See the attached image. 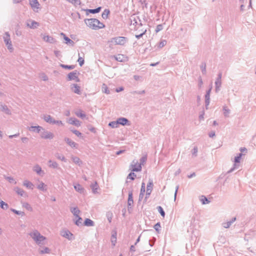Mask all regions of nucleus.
<instances>
[{"label":"nucleus","instance_id":"1","mask_svg":"<svg viewBox=\"0 0 256 256\" xmlns=\"http://www.w3.org/2000/svg\"><path fill=\"white\" fill-rule=\"evenodd\" d=\"M29 236L38 246H41L46 244V237L42 235L38 230H32L29 233Z\"/></svg>","mask_w":256,"mask_h":256},{"label":"nucleus","instance_id":"2","mask_svg":"<svg viewBox=\"0 0 256 256\" xmlns=\"http://www.w3.org/2000/svg\"><path fill=\"white\" fill-rule=\"evenodd\" d=\"M84 21L88 26L94 30H98L105 27L104 24L96 18H86Z\"/></svg>","mask_w":256,"mask_h":256},{"label":"nucleus","instance_id":"3","mask_svg":"<svg viewBox=\"0 0 256 256\" xmlns=\"http://www.w3.org/2000/svg\"><path fill=\"white\" fill-rule=\"evenodd\" d=\"M3 40L8 50L10 52H12L14 49L10 40V34L8 32H6L4 34V35L3 36Z\"/></svg>","mask_w":256,"mask_h":256},{"label":"nucleus","instance_id":"4","mask_svg":"<svg viewBox=\"0 0 256 256\" xmlns=\"http://www.w3.org/2000/svg\"><path fill=\"white\" fill-rule=\"evenodd\" d=\"M110 42L114 44L124 45L126 42V38L124 36H118L111 39Z\"/></svg>","mask_w":256,"mask_h":256},{"label":"nucleus","instance_id":"5","mask_svg":"<svg viewBox=\"0 0 256 256\" xmlns=\"http://www.w3.org/2000/svg\"><path fill=\"white\" fill-rule=\"evenodd\" d=\"M40 136L42 138L50 140L52 139L54 137V134L52 132L47 131L44 128V130H42Z\"/></svg>","mask_w":256,"mask_h":256},{"label":"nucleus","instance_id":"6","mask_svg":"<svg viewBox=\"0 0 256 256\" xmlns=\"http://www.w3.org/2000/svg\"><path fill=\"white\" fill-rule=\"evenodd\" d=\"M29 4L35 12H38V10L40 8V4L38 0H28Z\"/></svg>","mask_w":256,"mask_h":256},{"label":"nucleus","instance_id":"7","mask_svg":"<svg viewBox=\"0 0 256 256\" xmlns=\"http://www.w3.org/2000/svg\"><path fill=\"white\" fill-rule=\"evenodd\" d=\"M78 72L77 70H74L69 73L68 75V80H74L76 82H80V79L78 77Z\"/></svg>","mask_w":256,"mask_h":256},{"label":"nucleus","instance_id":"8","mask_svg":"<svg viewBox=\"0 0 256 256\" xmlns=\"http://www.w3.org/2000/svg\"><path fill=\"white\" fill-rule=\"evenodd\" d=\"M147 159L146 156H143L140 159V162L137 167L134 168L132 169L133 172H140L142 170V165L146 162Z\"/></svg>","mask_w":256,"mask_h":256},{"label":"nucleus","instance_id":"9","mask_svg":"<svg viewBox=\"0 0 256 256\" xmlns=\"http://www.w3.org/2000/svg\"><path fill=\"white\" fill-rule=\"evenodd\" d=\"M153 186L154 184L152 180H150L146 186V198H148L149 196H150L152 190Z\"/></svg>","mask_w":256,"mask_h":256},{"label":"nucleus","instance_id":"10","mask_svg":"<svg viewBox=\"0 0 256 256\" xmlns=\"http://www.w3.org/2000/svg\"><path fill=\"white\" fill-rule=\"evenodd\" d=\"M240 158H241L238 156L235 157L234 160V164L232 167L228 171V174L232 172L234 170L238 168L239 164H238V163L240 162Z\"/></svg>","mask_w":256,"mask_h":256},{"label":"nucleus","instance_id":"11","mask_svg":"<svg viewBox=\"0 0 256 256\" xmlns=\"http://www.w3.org/2000/svg\"><path fill=\"white\" fill-rule=\"evenodd\" d=\"M113 58L117 61L120 62H125L128 60V58L122 54H118L116 56H114Z\"/></svg>","mask_w":256,"mask_h":256},{"label":"nucleus","instance_id":"12","mask_svg":"<svg viewBox=\"0 0 256 256\" xmlns=\"http://www.w3.org/2000/svg\"><path fill=\"white\" fill-rule=\"evenodd\" d=\"M39 26L40 24L38 22L33 20H29L26 22V26L30 28H36Z\"/></svg>","mask_w":256,"mask_h":256},{"label":"nucleus","instance_id":"13","mask_svg":"<svg viewBox=\"0 0 256 256\" xmlns=\"http://www.w3.org/2000/svg\"><path fill=\"white\" fill-rule=\"evenodd\" d=\"M14 191L19 196L24 197H27V193L22 188L16 186L14 188Z\"/></svg>","mask_w":256,"mask_h":256},{"label":"nucleus","instance_id":"14","mask_svg":"<svg viewBox=\"0 0 256 256\" xmlns=\"http://www.w3.org/2000/svg\"><path fill=\"white\" fill-rule=\"evenodd\" d=\"M131 24L142 26L141 20L138 16H132L130 18Z\"/></svg>","mask_w":256,"mask_h":256},{"label":"nucleus","instance_id":"15","mask_svg":"<svg viewBox=\"0 0 256 256\" xmlns=\"http://www.w3.org/2000/svg\"><path fill=\"white\" fill-rule=\"evenodd\" d=\"M212 90V87H210L206 92L205 94V104L206 109H208V106L210 102V94Z\"/></svg>","mask_w":256,"mask_h":256},{"label":"nucleus","instance_id":"16","mask_svg":"<svg viewBox=\"0 0 256 256\" xmlns=\"http://www.w3.org/2000/svg\"><path fill=\"white\" fill-rule=\"evenodd\" d=\"M32 170L40 176H43L44 174V172L38 164L34 165L32 168Z\"/></svg>","mask_w":256,"mask_h":256},{"label":"nucleus","instance_id":"17","mask_svg":"<svg viewBox=\"0 0 256 256\" xmlns=\"http://www.w3.org/2000/svg\"><path fill=\"white\" fill-rule=\"evenodd\" d=\"M118 125L120 124L122 126H130V123L128 120L125 118H120L117 119Z\"/></svg>","mask_w":256,"mask_h":256},{"label":"nucleus","instance_id":"18","mask_svg":"<svg viewBox=\"0 0 256 256\" xmlns=\"http://www.w3.org/2000/svg\"><path fill=\"white\" fill-rule=\"evenodd\" d=\"M70 89L75 94H81L80 88L76 84H71Z\"/></svg>","mask_w":256,"mask_h":256},{"label":"nucleus","instance_id":"19","mask_svg":"<svg viewBox=\"0 0 256 256\" xmlns=\"http://www.w3.org/2000/svg\"><path fill=\"white\" fill-rule=\"evenodd\" d=\"M28 129L30 132H35L36 133H40V134L42 130H44V128L39 126H31L30 127H28Z\"/></svg>","mask_w":256,"mask_h":256},{"label":"nucleus","instance_id":"20","mask_svg":"<svg viewBox=\"0 0 256 256\" xmlns=\"http://www.w3.org/2000/svg\"><path fill=\"white\" fill-rule=\"evenodd\" d=\"M134 204V200H133V197H132V190H131L128 192V210H129L130 208H131V206L133 205Z\"/></svg>","mask_w":256,"mask_h":256},{"label":"nucleus","instance_id":"21","mask_svg":"<svg viewBox=\"0 0 256 256\" xmlns=\"http://www.w3.org/2000/svg\"><path fill=\"white\" fill-rule=\"evenodd\" d=\"M64 140L66 142V144L69 145L72 148H77L78 146V144L72 141L69 138H65Z\"/></svg>","mask_w":256,"mask_h":256},{"label":"nucleus","instance_id":"22","mask_svg":"<svg viewBox=\"0 0 256 256\" xmlns=\"http://www.w3.org/2000/svg\"><path fill=\"white\" fill-rule=\"evenodd\" d=\"M102 8L101 7H98L95 9H86V10H84L86 12V15L88 16L89 14V13L91 14H96L99 12L101 10Z\"/></svg>","mask_w":256,"mask_h":256},{"label":"nucleus","instance_id":"23","mask_svg":"<svg viewBox=\"0 0 256 256\" xmlns=\"http://www.w3.org/2000/svg\"><path fill=\"white\" fill-rule=\"evenodd\" d=\"M0 107L1 110L4 112L6 114L8 115H10L12 114L10 110L8 107L6 105L0 104Z\"/></svg>","mask_w":256,"mask_h":256},{"label":"nucleus","instance_id":"24","mask_svg":"<svg viewBox=\"0 0 256 256\" xmlns=\"http://www.w3.org/2000/svg\"><path fill=\"white\" fill-rule=\"evenodd\" d=\"M68 122L70 124L74 125L76 126H80V120L74 118H70L68 120Z\"/></svg>","mask_w":256,"mask_h":256},{"label":"nucleus","instance_id":"25","mask_svg":"<svg viewBox=\"0 0 256 256\" xmlns=\"http://www.w3.org/2000/svg\"><path fill=\"white\" fill-rule=\"evenodd\" d=\"M236 220V218L234 217V218H233L230 220L228 221V222H223L222 224V226L224 228H229L230 226Z\"/></svg>","mask_w":256,"mask_h":256},{"label":"nucleus","instance_id":"26","mask_svg":"<svg viewBox=\"0 0 256 256\" xmlns=\"http://www.w3.org/2000/svg\"><path fill=\"white\" fill-rule=\"evenodd\" d=\"M61 235L63 237L70 240H72L71 236H72V234L68 230H64L62 232Z\"/></svg>","mask_w":256,"mask_h":256},{"label":"nucleus","instance_id":"27","mask_svg":"<svg viewBox=\"0 0 256 256\" xmlns=\"http://www.w3.org/2000/svg\"><path fill=\"white\" fill-rule=\"evenodd\" d=\"M23 185L30 190H33L34 187L33 184L28 180H25L24 181Z\"/></svg>","mask_w":256,"mask_h":256},{"label":"nucleus","instance_id":"28","mask_svg":"<svg viewBox=\"0 0 256 256\" xmlns=\"http://www.w3.org/2000/svg\"><path fill=\"white\" fill-rule=\"evenodd\" d=\"M215 92L216 93L219 92L220 90V88L222 86V81L218 80H216L215 82Z\"/></svg>","mask_w":256,"mask_h":256},{"label":"nucleus","instance_id":"29","mask_svg":"<svg viewBox=\"0 0 256 256\" xmlns=\"http://www.w3.org/2000/svg\"><path fill=\"white\" fill-rule=\"evenodd\" d=\"M145 191V184L144 182H142V184L139 196V200H141L142 199Z\"/></svg>","mask_w":256,"mask_h":256},{"label":"nucleus","instance_id":"30","mask_svg":"<svg viewBox=\"0 0 256 256\" xmlns=\"http://www.w3.org/2000/svg\"><path fill=\"white\" fill-rule=\"evenodd\" d=\"M44 120L48 123L52 124L54 120L50 115L45 114L43 116Z\"/></svg>","mask_w":256,"mask_h":256},{"label":"nucleus","instance_id":"31","mask_svg":"<svg viewBox=\"0 0 256 256\" xmlns=\"http://www.w3.org/2000/svg\"><path fill=\"white\" fill-rule=\"evenodd\" d=\"M70 212L76 217H78L79 214L80 212V210L77 207L71 208Z\"/></svg>","mask_w":256,"mask_h":256},{"label":"nucleus","instance_id":"32","mask_svg":"<svg viewBox=\"0 0 256 256\" xmlns=\"http://www.w3.org/2000/svg\"><path fill=\"white\" fill-rule=\"evenodd\" d=\"M74 188L76 192H78L80 194L84 193V188L79 184H75L74 186Z\"/></svg>","mask_w":256,"mask_h":256},{"label":"nucleus","instance_id":"33","mask_svg":"<svg viewBox=\"0 0 256 256\" xmlns=\"http://www.w3.org/2000/svg\"><path fill=\"white\" fill-rule=\"evenodd\" d=\"M222 110L224 111V115L226 118L229 116L230 112V110L226 105L222 106Z\"/></svg>","mask_w":256,"mask_h":256},{"label":"nucleus","instance_id":"34","mask_svg":"<svg viewBox=\"0 0 256 256\" xmlns=\"http://www.w3.org/2000/svg\"><path fill=\"white\" fill-rule=\"evenodd\" d=\"M90 188L92 189V192L94 194H96L97 190L98 188V186L96 182H95L94 184L90 185Z\"/></svg>","mask_w":256,"mask_h":256},{"label":"nucleus","instance_id":"35","mask_svg":"<svg viewBox=\"0 0 256 256\" xmlns=\"http://www.w3.org/2000/svg\"><path fill=\"white\" fill-rule=\"evenodd\" d=\"M84 225L87 226H94V222L90 218H86L84 222Z\"/></svg>","mask_w":256,"mask_h":256},{"label":"nucleus","instance_id":"36","mask_svg":"<svg viewBox=\"0 0 256 256\" xmlns=\"http://www.w3.org/2000/svg\"><path fill=\"white\" fill-rule=\"evenodd\" d=\"M49 164V166L52 168H58V164L56 162L52 161V160H49L48 162Z\"/></svg>","mask_w":256,"mask_h":256},{"label":"nucleus","instance_id":"37","mask_svg":"<svg viewBox=\"0 0 256 256\" xmlns=\"http://www.w3.org/2000/svg\"><path fill=\"white\" fill-rule=\"evenodd\" d=\"M200 200L202 204H208L210 202V200L204 196H200Z\"/></svg>","mask_w":256,"mask_h":256},{"label":"nucleus","instance_id":"38","mask_svg":"<svg viewBox=\"0 0 256 256\" xmlns=\"http://www.w3.org/2000/svg\"><path fill=\"white\" fill-rule=\"evenodd\" d=\"M43 39L44 41L50 43H54V38L52 36H44Z\"/></svg>","mask_w":256,"mask_h":256},{"label":"nucleus","instance_id":"39","mask_svg":"<svg viewBox=\"0 0 256 256\" xmlns=\"http://www.w3.org/2000/svg\"><path fill=\"white\" fill-rule=\"evenodd\" d=\"M75 114L82 119L86 117V115L85 114L83 113L82 110H78L75 112Z\"/></svg>","mask_w":256,"mask_h":256},{"label":"nucleus","instance_id":"40","mask_svg":"<svg viewBox=\"0 0 256 256\" xmlns=\"http://www.w3.org/2000/svg\"><path fill=\"white\" fill-rule=\"evenodd\" d=\"M111 242H112L113 246H114L116 245V232H115L114 233L112 234V236H111Z\"/></svg>","mask_w":256,"mask_h":256},{"label":"nucleus","instance_id":"41","mask_svg":"<svg viewBox=\"0 0 256 256\" xmlns=\"http://www.w3.org/2000/svg\"><path fill=\"white\" fill-rule=\"evenodd\" d=\"M46 185L42 182H41L38 185L37 188L38 189L42 191H46Z\"/></svg>","mask_w":256,"mask_h":256},{"label":"nucleus","instance_id":"42","mask_svg":"<svg viewBox=\"0 0 256 256\" xmlns=\"http://www.w3.org/2000/svg\"><path fill=\"white\" fill-rule=\"evenodd\" d=\"M54 156L58 160H61L64 162H66V159L65 158V157L64 156L60 154L59 153H56Z\"/></svg>","mask_w":256,"mask_h":256},{"label":"nucleus","instance_id":"43","mask_svg":"<svg viewBox=\"0 0 256 256\" xmlns=\"http://www.w3.org/2000/svg\"><path fill=\"white\" fill-rule=\"evenodd\" d=\"M200 68L202 74H206V64L205 62H202L200 66Z\"/></svg>","mask_w":256,"mask_h":256},{"label":"nucleus","instance_id":"44","mask_svg":"<svg viewBox=\"0 0 256 256\" xmlns=\"http://www.w3.org/2000/svg\"><path fill=\"white\" fill-rule=\"evenodd\" d=\"M50 250L48 247H45L40 250V254H50Z\"/></svg>","mask_w":256,"mask_h":256},{"label":"nucleus","instance_id":"45","mask_svg":"<svg viewBox=\"0 0 256 256\" xmlns=\"http://www.w3.org/2000/svg\"><path fill=\"white\" fill-rule=\"evenodd\" d=\"M102 91L104 93L106 94H110V91L105 84H104L102 86Z\"/></svg>","mask_w":256,"mask_h":256},{"label":"nucleus","instance_id":"46","mask_svg":"<svg viewBox=\"0 0 256 256\" xmlns=\"http://www.w3.org/2000/svg\"><path fill=\"white\" fill-rule=\"evenodd\" d=\"M110 10L108 9H105L102 14V16L104 19H106L108 18V15L110 14Z\"/></svg>","mask_w":256,"mask_h":256},{"label":"nucleus","instance_id":"47","mask_svg":"<svg viewBox=\"0 0 256 256\" xmlns=\"http://www.w3.org/2000/svg\"><path fill=\"white\" fill-rule=\"evenodd\" d=\"M0 207L3 210H7L8 208V204L4 202L2 200H0Z\"/></svg>","mask_w":256,"mask_h":256},{"label":"nucleus","instance_id":"48","mask_svg":"<svg viewBox=\"0 0 256 256\" xmlns=\"http://www.w3.org/2000/svg\"><path fill=\"white\" fill-rule=\"evenodd\" d=\"M22 206L25 208L26 210H28L29 211H30L32 212V207L30 206V205L28 203V202H24L22 204Z\"/></svg>","mask_w":256,"mask_h":256},{"label":"nucleus","instance_id":"49","mask_svg":"<svg viewBox=\"0 0 256 256\" xmlns=\"http://www.w3.org/2000/svg\"><path fill=\"white\" fill-rule=\"evenodd\" d=\"M108 126L112 128H116L118 126L117 120L110 122L108 124Z\"/></svg>","mask_w":256,"mask_h":256},{"label":"nucleus","instance_id":"50","mask_svg":"<svg viewBox=\"0 0 256 256\" xmlns=\"http://www.w3.org/2000/svg\"><path fill=\"white\" fill-rule=\"evenodd\" d=\"M198 148L197 146H194L192 150V154L193 157H196L198 156Z\"/></svg>","mask_w":256,"mask_h":256},{"label":"nucleus","instance_id":"51","mask_svg":"<svg viewBox=\"0 0 256 256\" xmlns=\"http://www.w3.org/2000/svg\"><path fill=\"white\" fill-rule=\"evenodd\" d=\"M62 35H64V39L66 41V44H74V42L72 40H70L68 36H66L63 33H62Z\"/></svg>","mask_w":256,"mask_h":256},{"label":"nucleus","instance_id":"52","mask_svg":"<svg viewBox=\"0 0 256 256\" xmlns=\"http://www.w3.org/2000/svg\"><path fill=\"white\" fill-rule=\"evenodd\" d=\"M60 66L62 68L68 70H72L75 68V66L74 65H65L63 64H60Z\"/></svg>","mask_w":256,"mask_h":256},{"label":"nucleus","instance_id":"53","mask_svg":"<svg viewBox=\"0 0 256 256\" xmlns=\"http://www.w3.org/2000/svg\"><path fill=\"white\" fill-rule=\"evenodd\" d=\"M166 40H162L158 44V47L160 48H163L166 44Z\"/></svg>","mask_w":256,"mask_h":256},{"label":"nucleus","instance_id":"54","mask_svg":"<svg viewBox=\"0 0 256 256\" xmlns=\"http://www.w3.org/2000/svg\"><path fill=\"white\" fill-rule=\"evenodd\" d=\"M157 209H158V212L160 213V215L162 217H164V216H165V212L164 210L162 208L161 206H158L157 207Z\"/></svg>","mask_w":256,"mask_h":256},{"label":"nucleus","instance_id":"55","mask_svg":"<svg viewBox=\"0 0 256 256\" xmlns=\"http://www.w3.org/2000/svg\"><path fill=\"white\" fill-rule=\"evenodd\" d=\"M77 220L75 222V224L78 226H80L82 224V218L80 216L78 217H76Z\"/></svg>","mask_w":256,"mask_h":256},{"label":"nucleus","instance_id":"56","mask_svg":"<svg viewBox=\"0 0 256 256\" xmlns=\"http://www.w3.org/2000/svg\"><path fill=\"white\" fill-rule=\"evenodd\" d=\"M72 161L76 164L80 165L82 164V162L80 159L77 156H74L72 158Z\"/></svg>","mask_w":256,"mask_h":256},{"label":"nucleus","instance_id":"57","mask_svg":"<svg viewBox=\"0 0 256 256\" xmlns=\"http://www.w3.org/2000/svg\"><path fill=\"white\" fill-rule=\"evenodd\" d=\"M12 212H14V214H18V215H21L22 216H23L24 215V212L22 211L17 210L15 209L12 208L11 209Z\"/></svg>","mask_w":256,"mask_h":256},{"label":"nucleus","instance_id":"58","mask_svg":"<svg viewBox=\"0 0 256 256\" xmlns=\"http://www.w3.org/2000/svg\"><path fill=\"white\" fill-rule=\"evenodd\" d=\"M4 178L8 180V182L10 183L14 182V184H16V182L14 180V179L12 176H4Z\"/></svg>","mask_w":256,"mask_h":256},{"label":"nucleus","instance_id":"59","mask_svg":"<svg viewBox=\"0 0 256 256\" xmlns=\"http://www.w3.org/2000/svg\"><path fill=\"white\" fill-rule=\"evenodd\" d=\"M136 177V174L134 172H130L128 174L127 179H130L132 180H134L135 178Z\"/></svg>","mask_w":256,"mask_h":256},{"label":"nucleus","instance_id":"60","mask_svg":"<svg viewBox=\"0 0 256 256\" xmlns=\"http://www.w3.org/2000/svg\"><path fill=\"white\" fill-rule=\"evenodd\" d=\"M78 56L79 58L78 60V62L80 66H82L84 64V58L80 56V54H78Z\"/></svg>","mask_w":256,"mask_h":256},{"label":"nucleus","instance_id":"61","mask_svg":"<svg viewBox=\"0 0 256 256\" xmlns=\"http://www.w3.org/2000/svg\"><path fill=\"white\" fill-rule=\"evenodd\" d=\"M40 78H41V79L44 80V81H46L48 80V77L47 76L44 74V73H42L40 74Z\"/></svg>","mask_w":256,"mask_h":256},{"label":"nucleus","instance_id":"62","mask_svg":"<svg viewBox=\"0 0 256 256\" xmlns=\"http://www.w3.org/2000/svg\"><path fill=\"white\" fill-rule=\"evenodd\" d=\"M203 84V82L201 78V76H199L198 78V86L200 88L202 87V86Z\"/></svg>","mask_w":256,"mask_h":256},{"label":"nucleus","instance_id":"63","mask_svg":"<svg viewBox=\"0 0 256 256\" xmlns=\"http://www.w3.org/2000/svg\"><path fill=\"white\" fill-rule=\"evenodd\" d=\"M160 222H158L156 223L154 226V230L158 232H159V231H160Z\"/></svg>","mask_w":256,"mask_h":256},{"label":"nucleus","instance_id":"64","mask_svg":"<svg viewBox=\"0 0 256 256\" xmlns=\"http://www.w3.org/2000/svg\"><path fill=\"white\" fill-rule=\"evenodd\" d=\"M71 131L76 136L80 137L82 136V133L77 130H71Z\"/></svg>","mask_w":256,"mask_h":256}]
</instances>
